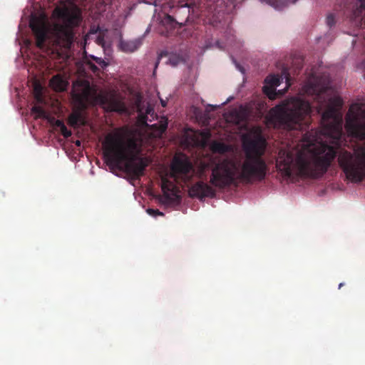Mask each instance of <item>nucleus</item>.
<instances>
[{
    "mask_svg": "<svg viewBox=\"0 0 365 365\" xmlns=\"http://www.w3.org/2000/svg\"><path fill=\"white\" fill-rule=\"evenodd\" d=\"M316 93L317 111L321 115L322 130L305 133L302 145L292 149H280L276 160V167L284 178L293 175L317 178L327 173L336 156V149L322 141L320 135L339 140L342 135V115L340 112L343 101L339 96L328 93V86L310 83Z\"/></svg>",
    "mask_w": 365,
    "mask_h": 365,
    "instance_id": "1",
    "label": "nucleus"
},
{
    "mask_svg": "<svg viewBox=\"0 0 365 365\" xmlns=\"http://www.w3.org/2000/svg\"><path fill=\"white\" fill-rule=\"evenodd\" d=\"M267 143L262 138L247 140L243 144L245 158L225 157L210 163L211 175L210 184L200 180L189 189L190 196L203 199L212 198L216 195L215 188L225 189L231 185H237L240 182L252 183L264 180L269 170L264 155ZM209 164H202L197 177L205 180V169Z\"/></svg>",
    "mask_w": 365,
    "mask_h": 365,
    "instance_id": "2",
    "label": "nucleus"
},
{
    "mask_svg": "<svg viewBox=\"0 0 365 365\" xmlns=\"http://www.w3.org/2000/svg\"><path fill=\"white\" fill-rule=\"evenodd\" d=\"M141 149L136 140L125 139L118 133L108 134L103 143V157L110 167L123 170L133 178L144 175L145 168L151 163L148 157H138Z\"/></svg>",
    "mask_w": 365,
    "mask_h": 365,
    "instance_id": "3",
    "label": "nucleus"
},
{
    "mask_svg": "<svg viewBox=\"0 0 365 365\" xmlns=\"http://www.w3.org/2000/svg\"><path fill=\"white\" fill-rule=\"evenodd\" d=\"M311 110L309 102L294 98L290 104L276 106L272 110V115L279 128L304 130L309 128Z\"/></svg>",
    "mask_w": 365,
    "mask_h": 365,
    "instance_id": "4",
    "label": "nucleus"
},
{
    "mask_svg": "<svg viewBox=\"0 0 365 365\" xmlns=\"http://www.w3.org/2000/svg\"><path fill=\"white\" fill-rule=\"evenodd\" d=\"M53 16L61 21L53 26L58 43L68 48L74 39L73 29L79 26L82 21L81 10L76 4H73L71 7L57 6L53 10Z\"/></svg>",
    "mask_w": 365,
    "mask_h": 365,
    "instance_id": "5",
    "label": "nucleus"
},
{
    "mask_svg": "<svg viewBox=\"0 0 365 365\" xmlns=\"http://www.w3.org/2000/svg\"><path fill=\"white\" fill-rule=\"evenodd\" d=\"M338 163L346 178L352 182L365 179V141L355 145L353 152L341 150Z\"/></svg>",
    "mask_w": 365,
    "mask_h": 365,
    "instance_id": "6",
    "label": "nucleus"
},
{
    "mask_svg": "<svg viewBox=\"0 0 365 365\" xmlns=\"http://www.w3.org/2000/svg\"><path fill=\"white\" fill-rule=\"evenodd\" d=\"M345 128L351 137L365 140V105L351 106L346 115Z\"/></svg>",
    "mask_w": 365,
    "mask_h": 365,
    "instance_id": "7",
    "label": "nucleus"
},
{
    "mask_svg": "<svg viewBox=\"0 0 365 365\" xmlns=\"http://www.w3.org/2000/svg\"><path fill=\"white\" fill-rule=\"evenodd\" d=\"M344 7L349 12L352 25L356 28H365V0H347Z\"/></svg>",
    "mask_w": 365,
    "mask_h": 365,
    "instance_id": "8",
    "label": "nucleus"
},
{
    "mask_svg": "<svg viewBox=\"0 0 365 365\" xmlns=\"http://www.w3.org/2000/svg\"><path fill=\"white\" fill-rule=\"evenodd\" d=\"M172 176L180 178L183 182L192 181L195 169L191 162L187 158H174L171 165Z\"/></svg>",
    "mask_w": 365,
    "mask_h": 365,
    "instance_id": "9",
    "label": "nucleus"
},
{
    "mask_svg": "<svg viewBox=\"0 0 365 365\" xmlns=\"http://www.w3.org/2000/svg\"><path fill=\"white\" fill-rule=\"evenodd\" d=\"M30 27L35 36L36 46L43 48L48 37L47 26L43 21L32 18L30 21Z\"/></svg>",
    "mask_w": 365,
    "mask_h": 365,
    "instance_id": "10",
    "label": "nucleus"
},
{
    "mask_svg": "<svg viewBox=\"0 0 365 365\" xmlns=\"http://www.w3.org/2000/svg\"><path fill=\"white\" fill-rule=\"evenodd\" d=\"M135 106L136 108V111L138 113V121L141 125L147 126V122L148 120L151 121V119H149L148 115L153 119L155 115V112L153 106L148 103L145 107L144 105V102L143 101V98L140 96H138L135 101Z\"/></svg>",
    "mask_w": 365,
    "mask_h": 365,
    "instance_id": "11",
    "label": "nucleus"
},
{
    "mask_svg": "<svg viewBox=\"0 0 365 365\" xmlns=\"http://www.w3.org/2000/svg\"><path fill=\"white\" fill-rule=\"evenodd\" d=\"M161 189L166 202L173 203L180 200V197L178 194V188L168 178H162Z\"/></svg>",
    "mask_w": 365,
    "mask_h": 365,
    "instance_id": "12",
    "label": "nucleus"
},
{
    "mask_svg": "<svg viewBox=\"0 0 365 365\" xmlns=\"http://www.w3.org/2000/svg\"><path fill=\"white\" fill-rule=\"evenodd\" d=\"M284 79L285 80L287 84V88H288L291 86V76L287 67H284L282 68L280 76H268L265 78V83L272 87L271 91L272 92L274 87L278 86Z\"/></svg>",
    "mask_w": 365,
    "mask_h": 365,
    "instance_id": "13",
    "label": "nucleus"
},
{
    "mask_svg": "<svg viewBox=\"0 0 365 365\" xmlns=\"http://www.w3.org/2000/svg\"><path fill=\"white\" fill-rule=\"evenodd\" d=\"M101 103L105 104L110 111H115L123 113H125L127 110L125 103L123 101L115 98V96L110 98L102 96Z\"/></svg>",
    "mask_w": 365,
    "mask_h": 365,
    "instance_id": "14",
    "label": "nucleus"
},
{
    "mask_svg": "<svg viewBox=\"0 0 365 365\" xmlns=\"http://www.w3.org/2000/svg\"><path fill=\"white\" fill-rule=\"evenodd\" d=\"M143 44V38H138L133 40H121L119 46L120 49L127 53H132L138 50Z\"/></svg>",
    "mask_w": 365,
    "mask_h": 365,
    "instance_id": "15",
    "label": "nucleus"
},
{
    "mask_svg": "<svg viewBox=\"0 0 365 365\" xmlns=\"http://www.w3.org/2000/svg\"><path fill=\"white\" fill-rule=\"evenodd\" d=\"M49 84L54 91L61 92L66 90L68 83L60 75H56L51 78Z\"/></svg>",
    "mask_w": 365,
    "mask_h": 365,
    "instance_id": "16",
    "label": "nucleus"
},
{
    "mask_svg": "<svg viewBox=\"0 0 365 365\" xmlns=\"http://www.w3.org/2000/svg\"><path fill=\"white\" fill-rule=\"evenodd\" d=\"M68 123L71 126L76 127L78 125H84L85 119L80 110H75L68 116Z\"/></svg>",
    "mask_w": 365,
    "mask_h": 365,
    "instance_id": "17",
    "label": "nucleus"
},
{
    "mask_svg": "<svg viewBox=\"0 0 365 365\" xmlns=\"http://www.w3.org/2000/svg\"><path fill=\"white\" fill-rule=\"evenodd\" d=\"M211 150L213 151V153L223 154L228 151L229 148L226 144L223 143L214 141L211 144Z\"/></svg>",
    "mask_w": 365,
    "mask_h": 365,
    "instance_id": "18",
    "label": "nucleus"
},
{
    "mask_svg": "<svg viewBox=\"0 0 365 365\" xmlns=\"http://www.w3.org/2000/svg\"><path fill=\"white\" fill-rule=\"evenodd\" d=\"M168 125V119L165 117H163L158 123L153 125L152 127L155 128L160 135H162L167 130Z\"/></svg>",
    "mask_w": 365,
    "mask_h": 365,
    "instance_id": "19",
    "label": "nucleus"
},
{
    "mask_svg": "<svg viewBox=\"0 0 365 365\" xmlns=\"http://www.w3.org/2000/svg\"><path fill=\"white\" fill-rule=\"evenodd\" d=\"M32 115H35V118H47L48 115L46 110L39 106H34L31 108Z\"/></svg>",
    "mask_w": 365,
    "mask_h": 365,
    "instance_id": "20",
    "label": "nucleus"
},
{
    "mask_svg": "<svg viewBox=\"0 0 365 365\" xmlns=\"http://www.w3.org/2000/svg\"><path fill=\"white\" fill-rule=\"evenodd\" d=\"M182 61V58L180 55L172 53L169 55L168 62L173 66H176Z\"/></svg>",
    "mask_w": 365,
    "mask_h": 365,
    "instance_id": "21",
    "label": "nucleus"
},
{
    "mask_svg": "<svg viewBox=\"0 0 365 365\" xmlns=\"http://www.w3.org/2000/svg\"><path fill=\"white\" fill-rule=\"evenodd\" d=\"M326 22H327V24L329 27H331L333 26L335 23H336V21H335V17L333 14H329L327 16V19H326Z\"/></svg>",
    "mask_w": 365,
    "mask_h": 365,
    "instance_id": "22",
    "label": "nucleus"
},
{
    "mask_svg": "<svg viewBox=\"0 0 365 365\" xmlns=\"http://www.w3.org/2000/svg\"><path fill=\"white\" fill-rule=\"evenodd\" d=\"M95 62L98 64L102 68H104L108 66V63H106L103 59L98 57L92 56L91 57Z\"/></svg>",
    "mask_w": 365,
    "mask_h": 365,
    "instance_id": "23",
    "label": "nucleus"
},
{
    "mask_svg": "<svg viewBox=\"0 0 365 365\" xmlns=\"http://www.w3.org/2000/svg\"><path fill=\"white\" fill-rule=\"evenodd\" d=\"M60 131L62 134V135L66 138H68V137H70L72 134L71 131L68 130V128H66V126L65 125H63L61 128H60Z\"/></svg>",
    "mask_w": 365,
    "mask_h": 365,
    "instance_id": "24",
    "label": "nucleus"
},
{
    "mask_svg": "<svg viewBox=\"0 0 365 365\" xmlns=\"http://www.w3.org/2000/svg\"><path fill=\"white\" fill-rule=\"evenodd\" d=\"M163 23L165 24L173 25L175 23V19L170 15L166 14L163 20Z\"/></svg>",
    "mask_w": 365,
    "mask_h": 365,
    "instance_id": "25",
    "label": "nucleus"
},
{
    "mask_svg": "<svg viewBox=\"0 0 365 365\" xmlns=\"http://www.w3.org/2000/svg\"><path fill=\"white\" fill-rule=\"evenodd\" d=\"M147 212L149 215H150L152 216H155V217L158 216V215H160V216L164 215V214L158 209L155 210V209L149 208L147 210Z\"/></svg>",
    "mask_w": 365,
    "mask_h": 365,
    "instance_id": "26",
    "label": "nucleus"
},
{
    "mask_svg": "<svg viewBox=\"0 0 365 365\" xmlns=\"http://www.w3.org/2000/svg\"><path fill=\"white\" fill-rule=\"evenodd\" d=\"M35 91L36 92V98L40 101L41 100V86L40 85H35Z\"/></svg>",
    "mask_w": 365,
    "mask_h": 365,
    "instance_id": "27",
    "label": "nucleus"
},
{
    "mask_svg": "<svg viewBox=\"0 0 365 365\" xmlns=\"http://www.w3.org/2000/svg\"><path fill=\"white\" fill-rule=\"evenodd\" d=\"M65 125L64 123L61 120H56L55 122V125L59 129Z\"/></svg>",
    "mask_w": 365,
    "mask_h": 365,
    "instance_id": "28",
    "label": "nucleus"
},
{
    "mask_svg": "<svg viewBox=\"0 0 365 365\" xmlns=\"http://www.w3.org/2000/svg\"><path fill=\"white\" fill-rule=\"evenodd\" d=\"M91 69L95 73L98 71V68L97 66L93 63H89Z\"/></svg>",
    "mask_w": 365,
    "mask_h": 365,
    "instance_id": "29",
    "label": "nucleus"
},
{
    "mask_svg": "<svg viewBox=\"0 0 365 365\" xmlns=\"http://www.w3.org/2000/svg\"><path fill=\"white\" fill-rule=\"evenodd\" d=\"M160 103L163 107H165L167 106V102L163 99L160 100Z\"/></svg>",
    "mask_w": 365,
    "mask_h": 365,
    "instance_id": "30",
    "label": "nucleus"
},
{
    "mask_svg": "<svg viewBox=\"0 0 365 365\" xmlns=\"http://www.w3.org/2000/svg\"><path fill=\"white\" fill-rule=\"evenodd\" d=\"M267 90H268V88L267 86H264V91L269 96V98H271V96H269V93Z\"/></svg>",
    "mask_w": 365,
    "mask_h": 365,
    "instance_id": "31",
    "label": "nucleus"
},
{
    "mask_svg": "<svg viewBox=\"0 0 365 365\" xmlns=\"http://www.w3.org/2000/svg\"><path fill=\"white\" fill-rule=\"evenodd\" d=\"M76 145H78V146H80L81 145V142L80 140H76Z\"/></svg>",
    "mask_w": 365,
    "mask_h": 365,
    "instance_id": "32",
    "label": "nucleus"
},
{
    "mask_svg": "<svg viewBox=\"0 0 365 365\" xmlns=\"http://www.w3.org/2000/svg\"><path fill=\"white\" fill-rule=\"evenodd\" d=\"M344 285V283H340L339 284V289H341Z\"/></svg>",
    "mask_w": 365,
    "mask_h": 365,
    "instance_id": "33",
    "label": "nucleus"
},
{
    "mask_svg": "<svg viewBox=\"0 0 365 365\" xmlns=\"http://www.w3.org/2000/svg\"><path fill=\"white\" fill-rule=\"evenodd\" d=\"M209 135H210V133H207L205 134V136H206V137H208Z\"/></svg>",
    "mask_w": 365,
    "mask_h": 365,
    "instance_id": "34",
    "label": "nucleus"
},
{
    "mask_svg": "<svg viewBox=\"0 0 365 365\" xmlns=\"http://www.w3.org/2000/svg\"><path fill=\"white\" fill-rule=\"evenodd\" d=\"M296 1H297V0H294V1H292V3H293V4H294V3H295V2H296Z\"/></svg>",
    "mask_w": 365,
    "mask_h": 365,
    "instance_id": "35",
    "label": "nucleus"
}]
</instances>
